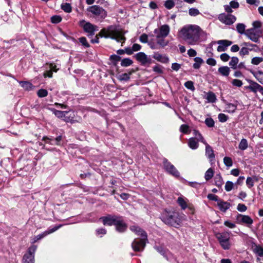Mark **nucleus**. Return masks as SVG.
Listing matches in <instances>:
<instances>
[{
  "mask_svg": "<svg viewBox=\"0 0 263 263\" xmlns=\"http://www.w3.org/2000/svg\"><path fill=\"white\" fill-rule=\"evenodd\" d=\"M182 38L189 45H194L198 42L204 32L196 25L184 26L180 30Z\"/></svg>",
  "mask_w": 263,
  "mask_h": 263,
  "instance_id": "1",
  "label": "nucleus"
},
{
  "mask_svg": "<svg viewBox=\"0 0 263 263\" xmlns=\"http://www.w3.org/2000/svg\"><path fill=\"white\" fill-rule=\"evenodd\" d=\"M129 229L137 235L141 237L140 239L135 238L132 243V248L135 252H141L144 249L146 243L148 242L146 232L137 226H131Z\"/></svg>",
  "mask_w": 263,
  "mask_h": 263,
  "instance_id": "2",
  "label": "nucleus"
},
{
  "mask_svg": "<svg viewBox=\"0 0 263 263\" xmlns=\"http://www.w3.org/2000/svg\"><path fill=\"white\" fill-rule=\"evenodd\" d=\"M96 35H98V37L100 36L104 38H110L115 40L118 42H121L122 41L124 42L126 40L124 34L114 25H110L106 28H103Z\"/></svg>",
  "mask_w": 263,
  "mask_h": 263,
  "instance_id": "3",
  "label": "nucleus"
},
{
  "mask_svg": "<svg viewBox=\"0 0 263 263\" xmlns=\"http://www.w3.org/2000/svg\"><path fill=\"white\" fill-rule=\"evenodd\" d=\"M161 219L166 224L176 228L181 223L180 214L176 211L165 210L161 214Z\"/></svg>",
  "mask_w": 263,
  "mask_h": 263,
  "instance_id": "4",
  "label": "nucleus"
},
{
  "mask_svg": "<svg viewBox=\"0 0 263 263\" xmlns=\"http://www.w3.org/2000/svg\"><path fill=\"white\" fill-rule=\"evenodd\" d=\"M87 11L91 13V16L98 21H102L107 16L106 11L99 5H93L87 8Z\"/></svg>",
  "mask_w": 263,
  "mask_h": 263,
  "instance_id": "5",
  "label": "nucleus"
},
{
  "mask_svg": "<svg viewBox=\"0 0 263 263\" xmlns=\"http://www.w3.org/2000/svg\"><path fill=\"white\" fill-rule=\"evenodd\" d=\"M230 233L224 232L218 233L216 237L218 239L221 247L224 250H228L230 248Z\"/></svg>",
  "mask_w": 263,
  "mask_h": 263,
  "instance_id": "6",
  "label": "nucleus"
},
{
  "mask_svg": "<svg viewBox=\"0 0 263 263\" xmlns=\"http://www.w3.org/2000/svg\"><path fill=\"white\" fill-rule=\"evenodd\" d=\"M79 25L83 28L84 31L88 33L87 36L89 37L92 36L95 34V31L98 30V27L97 26L90 22H86L84 20L80 21Z\"/></svg>",
  "mask_w": 263,
  "mask_h": 263,
  "instance_id": "7",
  "label": "nucleus"
},
{
  "mask_svg": "<svg viewBox=\"0 0 263 263\" xmlns=\"http://www.w3.org/2000/svg\"><path fill=\"white\" fill-rule=\"evenodd\" d=\"M162 163L163 168L167 173L176 178L180 176L179 171L167 159L163 158Z\"/></svg>",
  "mask_w": 263,
  "mask_h": 263,
  "instance_id": "8",
  "label": "nucleus"
},
{
  "mask_svg": "<svg viewBox=\"0 0 263 263\" xmlns=\"http://www.w3.org/2000/svg\"><path fill=\"white\" fill-rule=\"evenodd\" d=\"M36 249L37 246L35 245H32L28 249L23 257V263H34V254Z\"/></svg>",
  "mask_w": 263,
  "mask_h": 263,
  "instance_id": "9",
  "label": "nucleus"
},
{
  "mask_svg": "<svg viewBox=\"0 0 263 263\" xmlns=\"http://www.w3.org/2000/svg\"><path fill=\"white\" fill-rule=\"evenodd\" d=\"M261 33L262 31L260 30L250 28L246 30L245 35L252 41L258 43Z\"/></svg>",
  "mask_w": 263,
  "mask_h": 263,
  "instance_id": "10",
  "label": "nucleus"
},
{
  "mask_svg": "<svg viewBox=\"0 0 263 263\" xmlns=\"http://www.w3.org/2000/svg\"><path fill=\"white\" fill-rule=\"evenodd\" d=\"M218 18L219 21L227 25H232L236 21V17L235 15L224 13L220 14Z\"/></svg>",
  "mask_w": 263,
  "mask_h": 263,
  "instance_id": "11",
  "label": "nucleus"
},
{
  "mask_svg": "<svg viewBox=\"0 0 263 263\" xmlns=\"http://www.w3.org/2000/svg\"><path fill=\"white\" fill-rule=\"evenodd\" d=\"M120 218L119 215L107 214L105 216L100 218V220L102 221L104 226H114L116 220Z\"/></svg>",
  "mask_w": 263,
  "mask_h": 263,
  "instance_id": "12",
  "label": "nucleus"
},
{
  "mask_svg": "<svg viewBox=\"0 0 263 263\" xmlns=\"http://www.w3.org/2000/svg\"><path fill=\"white\" fill-rule=\"evenodd\" d=\"M170 31V27L168 25H162L159 29H155L154 33L156 34L157 38H164L167 36Z\"/></svg>",
  "mask_w": 263,
  "mask_h": 263,
  "instance_id": "13",
  "label": "nucleus"
},
{
  "mask_svg": "<svg viewBox=\"0 0 263 263\" xmlns=\"http://www.w3.org/2000/svg\"><path fill=\"white\" fill-rule=\"evenodd\" d=\"M62 226H63L62 224H59L58 226H55L52 228H49L48 230L44 232L43 233L34 236L32 239V242L35 243L37 241L43 238L44 237L46 236L48 234L53 233L54 232L56 231L57 230L59 229L60 228H61L62 227Z\"/></svg>",
  "mask_w": 263,
  "mask_h": 263,
  "instance_id": "14",
  "label": "nucleus"
},
{
  "mask_svg": "<svg viewBox=\"0 0 263 263\" xmlns=\"http://www.w3.org/2000/svg\"><path fill=\"white\" fill-rule=\"evenodd\" d=\"M114 226H115L116 230L120 233H123L126 232L128 227L127 224L124 221L123 217L120 215V218H119L118 220H116Z\"/></svg>",
  "mask_w": 263,
  "mask_h": 263,
  "instance_id": "15",
  "label": "nucleus"
},
{
  "mask_svg": "<svg viewBox=\"0 0 263 263\" xmlns=\"http://www.w3.org/2000/svg\"><path fill=\"white\" fill-rule=\"evenodd\" d=\"M134 57L136 60L140 62L142 65H145L147 64H151L152 63L151 58L143 52H140L136 53L134 55Z\"/></svg>",
  "mask_w": 263,
  "mask_h": 263,
  "instance_id": "16",
  "label": "nucleus"
},
{
  "mask_svg": "<svg viewBox=\"0 0 263 263\" xmlns=\"http://www.w3.org/2000/svg\"><path fill=\"white\" fill-rule=\"evenodd\" d=\"M236 220L238 223L239 224H246L251 225L253 223V219L248 215H243L240 214H238L236 216Z\"/></svg>",
  "mask_w": 263,
  "mask_h": 263,
  "instance_id": "17",
  "label": "nucleus"
},
{
  "mask_svg": "<svg viewBox=\"0 0 263 263\" xmlns=\"http://www.w3.org/2000/svg\"><path fill=\"white\" fill-rule=\"evenodd\" d=\"M217 43L219 45L217 50L218 52H223L226 51L228 47L232 44V42L226 40H221L218 41Z\"/></svg>",
  "mask_w": 263,
  "mask_h": 263,
  "instance_id": "18",
  "label": "nucleus"
},
{
  "mask_svg": "<svg viewBox=\"0 0 263 263\" xmlns=\"http://www.w3.org/2000/svg\"><path fill=\"white\" fill-rule=\"evenodd\" d=\"M154 248L166 260H168L171 258L172 254L167 249H166L163 246H155Z\"/></svg>",
  "mask_w": 263,
  "mask_h": 263,
  "instance_id": "19",
  "label": "nucleus"
},
{
  "mask_svg": "<svg viewBox=\"0 0 263 263\" xmlns=\"http://www.w3.org/2000/svg\"><path fill=\"white\" fill-rule=\"evenodd\" d=\"M225 105V110L224 111L230 114H233L235 112L237 108V104L231 103L227 101L226 100H222Z\"/></svg>",
  "mask_w": 263,
  "mask_h": 263,
  "instance_id": "20",
  "label": "nucleus"
},
{
  "mask_svg": "<svg viewBox=\"0 0 263 263\" xmlns=\"http://www.w3.org/2000/svg\"><path fill=\"white\" fill-rule=\"evenodd\" d=\"M153 57L157 61L163 64H166L169 62V58L165 54H162L158 52H156L154 53Z\"/></svg>",
  "mask_w": 263,
  "mask_h": 263,
  "instance_id": "21",
  "label": "nucleus"
},
{
  "mask_svg": "<svg viewBox=\"0 0 263 263\" xmlns=\"http://www.w3.org/2000/svg\"><path fill=\"white\" fill-rule=\"evenodd\" d=\"M217 206L221 212H226L231 206V204L228 202L220 199L217 203Z\"/></svg>",
  "mask_w": 263,
  "mask_h": 263,
  "instance_id": "22",
  "label": "nucleus"
},
{
  "mask_svg": "<svg viewBox=\"0 0 263 263\" xmlns=\"http://www.w3.org/2000/svg\"><path fill=\"white\" fill-rule=\"evenodd\" d=\"M204 144L205 145V156L210 159V161H212L215 159L214 151L206 142Z\"/></svg>",
  "mask_w": 263,
  "mask_h": 263,
  "instance_id": "23",
  "label": "nucleus"
},
{
  "mask_svg": "<svg viewBox=\"0 0 263 263\" xmlns=\"http://www.w3.org/2000/svg\"><path fill=\"white\" fill-rule=\"evenodd\" d=\"M253 252L257 256L263 257V246L253 243L252 245Z\"/></svg>",
  "mask_w": 263,
  "mask_h": 263,
  "instance_id": "24",
  "label": "nucleus"
},
{
  "mask_svg": "<svg viewBox=\"0 0 263 263\" xmlns=\"http://www.w3.org/2000/svg\"><path fill=\"white\" fill-rule=\"evenodd\" d=\"M249 71L259 83L263 84V72L261 71H254L252 70H249Z\"/></svg>",
  "mask_w": 263,
  "mask_h": 263,
  "instance_id": "25",
  "label": "nucleus"
},
{
  "mask_svg": "<svg viewBox=\"0 0 263 263\" xmlns=\"http://www.w3.org/2000/svg\"><path fill=\"white\" fill-rule=\"evenodd\" d=\"M261 87L262 86L261 85L255 82L252 85L245 87L246 89H249L254 93H256L257 91H259Z\"/></svg>",
  "mask_w": 263,
  "mask_h": 263,
  "instance_id": "26",
  "label": "nucleus"
},
{
  "mask_svg": "<svg viewBox=\"0 0 263 263\" xmlns=\"http://www.w3.org/2000/svg\"><path fill=\"white\" fill-rule=\"evenodd\" d=\"M218 71L221 76L227 77L230 74V69L228 66H221L218 68Z\"/></svg>",
  "mask_w": 263,
  "mask_h": 263,
  "instance_id": "27",
  "label": "nucleus"
},
{
  "mask_svg": "<svg viewBox=\"0 0 263 263\" xmlns=\"http://www.w3.org/2000/svg\"><path fill=\"white\" fill-rule=\"evenodd\" d=\"M42 140L44 141L45 144H48L51 145H57V142L53 137L44 136L43 137Z\"/></svg>",
  "mask_w": 263,
  "mask_h": 263,
  "instance_id": "28",
  "label": "nucleus"
},
{
  "mask_svg": "<svg viewBox=\"0 0 263 263\" xmlns=\"http://www.w3.org/2000/svg\"><path fill=\"white\" fill-rule=\"evenodd\" d=\"M19 83L21 87H22L26 90H30L33 88V86L30 82L28 81H20Z\"/></svg>",
  "mask_w": 263,
  "mask_h": 263,
  "instance_id": "29",
  "label": "nucleus"
},
{
  "mask_svg": "<svg viewBox=\"0 0 263 263\" xmlns=\"http://www.w3.org/2000/svg\"><path fill=\"white\" fill-rule=\"evenodd\" d=\"M189 146L192 149H196L198 147L199 144L198 141H196L195 138H191L188 142Z\"/></svg>",
  "mask_w": 263,
  "mask_h": 263,
  "instance_id": "30",
  "label": "nucleus"
},
{
  "mask_svg": "<svg viewBox=\"0 0 263 263\" xmlns=\"http://www.w3.org/2000/svg\"><path fill=\"white\" fill-rule=\"evenodd\" d=\"M205 98L210 103H215L217 100L215 94L212 91L207 92Z\"/></svg>",
  "mask_w": 263,
  "mask_h": 263,
  "instance_id": "31",
  "label": "nucleus"
},
{
  "mask_svg": "<svg viewBox=\"0 0 263 263\" xmlns=\"http://www.w3.org/2000/svg\"><path fill=\"white\" fill-rule=\"evenodd\" d=\"M257 180L258 179L256 176H253L252 177H248L246 180V184L249 189H251L254 186V182H256Z\"/></svg>",
  "mask_w": 263,
  "mask_h": 263,
  "instance_id": "32",
  "label": "nucleus"
},
{
  "mask_svg": "<svg viewBox=\"0 0 263 263\" xmlns=\"http://www.w3.org/2000/svg\"><path fill=\"white\" fill-rule=\"evenodd\" d=\"M195 63L193 65V67L195 69L200 68L201 65L203 63V60L200 57H196L194 59Z\"/></svg>",
  "mask_w": 263,
  "mask_h": 263,
  "instance_id": "33",
  "label": "nucleus"
},
{
  "mask_svg": "<svg viewBox=\"0 0 263 263\" xmlns=\"http://www.w3.org/2000/svg\"><path fill=\"white\" fill-rule=\"evenodd\" d=\"M193 134L194 135L195 138L198 141H200L203 144L206 143V142L198 130L196 129L194 130Z\"/></svg>",
  "mask_w": 263,
  "mask_h": 263,
  "instance_id": "34",
  "label": "nucleus"
},
{
  "mask_svg": "<svg viewBox=\"0 0 263 263\" xmlns=\"http://www.w3.org/2000/svg\"><path fill=\"white\" fill-rule=\"evenodd\" d=\"M239 59L236 57H233L231 58V61L229 62V65L233 69H236L237 68V65L238 63Z\"/></svg>",
  "mask_w": 263,
  "mask_h": 263,
  "instance_id": "35",
  "label": "nucleus"
},
{
  "mask_svg": "<svg viewBox=\"0 0 263 263\" xmlns=\"http://www.w3.org/2000/svg\"><path fill=\"white\" fill-rule=\"evenodd\" d=\"M248 147V143L247 139L243 138L241 140L238 148L241 151L246 150Z\"/></svg>",
  "mask_w": 263,
  "mask_h": 263,
  "instance_id": "36",
  "label": "nucleus"
},
{
  "mask_svg": "<svg viewBox=\"0 0 263 263\" xmlns=\"http://www.w3.org/2000/svg\"><path fill=\"white\" fill-rule=\"evenodd\" d=\"M215 184L218 187H220L223 184V179L220 174H217L215 176Z\"/></svg>",
  "mask_w": 263,
  "mask_h": 263,
  "instance_id": "37",
  "label": "nucleus"
},
{
  "mask_svg": "<svg viewBox=\"0 0 263 263\" xmlns=\"http://www.w3.org/2000/svg\"><path fill=\"white\" fill-rule=\"evenodd\" d=\"M132 72L129 73H124L121 74H119L118 77V78L120 81H127L129 80L130 76L132 74Z\"/></svg>",
  "mask_w": 263,
  "mask_h": 263,
  "instance_id": "38",
  "label": "nucleus"
},
{
  "mask_svg": "<svg viewBox=\"0 0 263 263\" xmlns=\"http://www.w3.org/2000/svg\"><path fill=\"white\" fill-rule=\"evenodd\" d=\"M245 29L246 25L243 23H238L236 25V30L239 33L241 34H245Z\"/></svg>",
  "mask_w": 263,
  "mask_h": 263,
  "instance_id": "39",
  "label": "nucleus"
},
{
  "mask_svg": "<svg viewBox=\"0 0 263 263\" xmlns=\"http://www.w3.org/2000/svg\"><path fill=\"white\" fill-rule=\"evenodd\" d=\"M214 171L212 168H209L205 172L204 178L206 181L209 180L213 177Z\"/></svg>",
  "mask_w": 263,
  "mask_h": 263,
  "instance_id": "40",
  "label": "nucleus"
},
{
  "mask_svg": "<svg viewBox=\"0 0 263 263\" xmlns=\"http://www.w3.org/2000/svg\"><path fill=\"white\" fill-rule=\"evenodd\" d=\"M61 9L67 13H70L72 11L71 6L69 3H64L61 5Z\"/></svg>",
  "mask_w": 263,
  "mask_h": 263,
  "instance_id": "41",
  "label": "nucleus"
},
{
  "mask_svg": "<svg viewBox=\"0 0 263 263\" xmlns=\"http://www.w3.org/2000/svg\"><path fill=\"white\" fill-rule=\"evenodd\" d=\"M133 61L129 58H124L121 61V65L123 67H127L133 64Z\"/></svg>",
  "mask_w": 263,
  "mask_h": 263,
  "instance_id": "42",
  "label": "nucleus"
},
{
  "mask_svg": "<svg viewBox=\"0 0 263 263\" xmlns=\"http://www.w3.org/2000/svg\"><path fill=\"white\" fill-rule=\"evenodd\" d=\"M178 204L181 207L183 210L187 208V204L184 199L181 197H179L177 199Z\"/></svg>",
  "mask_w": 263,
  "mask_h": 263,
  "instance_id": "43",
  "label": "nucleus"
},
{
  "mask_svg": "<svg viewBox=\"0 0 263 263\" xmlns=\"http://www.w3.org/2000/svg\"><path fill=\"white\" fill-rule=\"evenodd\" d=\"M157 43L161 47L163 48L167 46L168 44V41L165 40L164 38H157Z\"/></svg>",
  "mask_w": 263,
  "mask_h": 263,
  "instance_id": "44",
  "label": "nucleus"
},
{
  "mask_svg": "<svg viewBox=\"0 0 263 263\" xmlns=\"http://www.w3.org/2000/svg\"><path fill=\"white\" fill-rule=\"evenodd\" d=\"M189 14L192 16H196L200 14V12L197 8H192L189 9Z\"/></svg>",
  "mask_w": 263,
  "mask_h": 263,
  "instance_id": "45",
  "label": "nucleus"
},
{
  "mask_svg": "<svg viewBox=\"0 0 263 263\" xmlns=\"http://www.w3.org/2000/svg\"><path fill=\"white\" fill-rule=\"evenodd\" d=\"M205 124L209 127H213L214 126L215 122L214 120L210 117L205 119Z\"/></svg>",
  "mask_w": 263,
  "mask_h": 263,
  "instance_id": "46",
  "label": "nucleus"
},
{
  "mask_svg": "<svg viewBox=\"0 0 263 263\" xmlns=\"http://www.w3.org/2000/svg\"><path fill=\"white\" fill-rule=\"evenodd\" d=\"M175 6V3L173 0H167L165 2L164 6L167 9H171Z\"/></svg>",
  "mask_w": 263,
  "mask_h": 263,
  "instance_id": "47",
  "label": "nucleus"
},
{
  "mask_svg": "<svg viewBox=\"0 0 263 263\" xmlns=\"http://www.w3.org/2000/svg\"><path fill=\"white\" fill-rule=\"evenodd\" d=\"M218 119L219 122L223 123L228 120L229 117L224 114L220 113L218 115Z\"/></svg>",
  "mask_w": 263,
  "mask_h": 263,
  "instance_id": "48",
  "label": "nucleus"
},
{
  "mask_svg": "<svg viewBox=\"0 0 263 263\" xmlns=\"http://www.w3.org/2000/svg\"><path fill=\"white\" fill-rule=\"evenodd\" d=\"M37 95L40 98H43L48 95V91L44 89H40L37 92Z\"/></svg>",
  "mask_w": 263,
  "mask_h": 263,
  "instance_id": "49",
  "label": "nucleus"
},
{
  "mask_svg": "<svg viewBox=\"0 0 263 263\" xmlns=\"http://www.w3.org/2000/svg\"><path fill=\"white\" fill-rule=\"evenodd\" d=\"M224 164L228 167L232 166L233 165L232 159L229 157H225L223 158Z\"/></svg>",
  "mask_w": 263,
  "mask_h": 263,
  "instance_id": "50",
  "label": "nucleus"
},
{
  "mask_svg": "<svg viewBox=\"0 0 263 263\" xmlns=\"http://www.w3.org/2000/svg\"><path fill=\"white\" fill-rule=\"evenodd\" d=\"M109 59L114 63L115 64H116L121 60V57L118 55L112 54L110 56Z\"/></svg>",
  "mask_w": 263,
  "mask_h": 263,
  "instance_id": "51",
  "label": "nucleus"
},
{
  "mask_svg": "<svg viewBox=\"0 0 263 263\" xmlns=\"http://www.w3.org/2000/svg\"><path fill=\"white\" fill-rule=\"evenodd\" d=\"M180 132L183 134H188L189 131V126L186 124H182L180 127Z\"/></svg>",
  "mask_w": 263,
  "mask_h": 263,
  "instance_id": "52",
  "label": "nucleus"
},
{
  "mask_svg": "<svg viewBox=\"0 0 263 263\" xmlns=\"http://www.w3.org/2000/svg\"><path fill=\"white\" fill-rule=\"evenodd\" d=\"M67 113V111H60L58 110H55L54 111V115L58 118L64 117Z\"/></svg>",
  "mask_w": 263,
  "mask_h": 263,
  "instance_id": "53",
  "label": "nucleus"
},
{
  "mask_svg": "<svg viewBox=\"0 0 263 263\" xmlns=\"http://www.w3.org/2000/svg\"><path fill=\"white\" fill-rule=\"evenodd\" d=\"M262 61H263V58L254 57V58H252V59L251 60V63L252 64L257 65Z\"/></svg>",
  "mask_w": 263,
  "mask_h": 263,
  "instance_id": "54",
  "label": "nucleus"
},
{
  "mask_svg": "<svg viewBox=\"0 0 263 263\" xmlns=\"http://www.w3.org/2000/svg\"><path fill=\"white\" fill-rule=\"evenodd\" d=\"M97 235L102 237L103 235L106 234V230L104 228H99L96 230Z\"/></svg>",
  "mask_w": 263,
  "mask_h": 263,
  "instance_id": "55",
  "label": "nucleus"
},
{
  "mask_svg": "<svg viewBox=\"0 0 263 263\" xmlns=\"http://www.w3.org/2000/svg\"><path fill=\"white\" fill-rule=\"evenodd\" d=\"M184 86L186 88H187L191 90H195V87L194 86V83L191 81H188L184 83Z\"/></svg>",
  "mask_w": 263,
  "mask_h": 263,
  "instance_id": "56",
  "label": "nucleus"
},
{
  "mask_svg": "<svg viewBox=\"0 0 263 263\" xmlns=\"http://www.w3.org/2000/svg\"><path fill=\"white\" fill-rule=\"evenodd\" d=\"M62 17L59 15H53L51 17V21L52 23L58 24L61 22Z\"/></svg>",
  "mask_w": 263,
  "mask_h": 263,
  "instance_id": "57",
  "label": "nucleus"
},
{
  "mask_svg": "<svg viewBox=\"0 0 263 263\" xmlns=\"http://www.w3.org/2000/svg\"><path fill=\"white\" fill-rule=\"evenodd\" d=\"M234 184L232 181H228L226 183L225 190L227 192L231 191L233 187Z\"/></svg>",
  "mask_w": 263,
  "mask_h": 263,
  "instance_id": "58",
  "label": "nucleus"
},
{
  "mask_svg": "<svg viewBox=\"0 0 263 263\" xmlns=\"http://www.w3.org/2000/svg\"><path fill=\"white\" fill-rule=\"evenodd\" d=\"M251 50V49H249V48H248L246 47H243L241 48V49H240V50L239 51V54L241 56H244L246 55H248L249 53V50Z\"/></svg>",
  "mask_w": 263,
  "mask_h": 263,
  "instance_id": "59",
  "label": "nucleus"
},
{
  "mask_svg": "<svg viewBox=\"0 0 263 263\" xmlns=\"http://www.w3.org/2000/svg\"><path fill=\"white\" fill-rule=\"evenodd\" d=\"M207 197L209 200L217 201V203L220 199L218 198V197L217 195L213 194H209L208 195Z\"/></svg>",
  "mask_w": 263,
  "mask_h": 263,
  "instance_id": "60",
  "label": "nucleus"
},
{
  "mask_svg": "<svg viewBox=\"0 0 263 263\" xmlns=\"http://www.w3.org/2000/svg\"><path fill=\"white\" fill-rule=\"evenodd\" d=\"M79 42L82 44V45L85 47H89L90 46L89 44L88 43L86 38L85 37H81L79 38Z\"/></svg>",
  "mask_w": 263,
  "mask_h": 263,
  "instance_id": "61",
  "label": "nucleus"
},
{
  "mask_svg": "<svg viewBox=\"0 0 263 263\" xmlns=\"http://www.w3.org/2000/svg\"><path fill=\"white\" fill-rule=\"evenodd\" d=\"M162 68V67L161 65H156L153 67V69L154 71L158 73L161 74L163 73V70Z\"/></svg>",
  "mask_w": 263,
  "mask_h": 263,
  "instance_id": "62",
  "label": "nucleus"
},
{
  "mask_svg": "<svg viewBox=\"0 0 263 263\" xmlns=\"http://www.w3.org/2000/svg\"><path fill=\"white\" fill-rule=\"evenodd\" d=\"M237 209L240 212H243L247 210V208L244 204L239 203L237 205Z\"/></svg>",
  "mask_w": 263,
  "mask_h": 263,
  "instance_id": "63",
  "label": "nucleus"
},
{
  "mask_svg": "<svg viewBox=\"0 0 263 263\" xmlns=\"http://www.w3.org/2000/svg\"><path fill=\"white\" fill-rule=\"evenodd\" d=\"M139 40L141 43H146L148 41V35L145 33H143L139 37Z\"/></svg>",
  "mask_w": 263,
  "mask_h": 263,
  "instance_id": "64",
  "label": "nucleus"
}]
</instances>
